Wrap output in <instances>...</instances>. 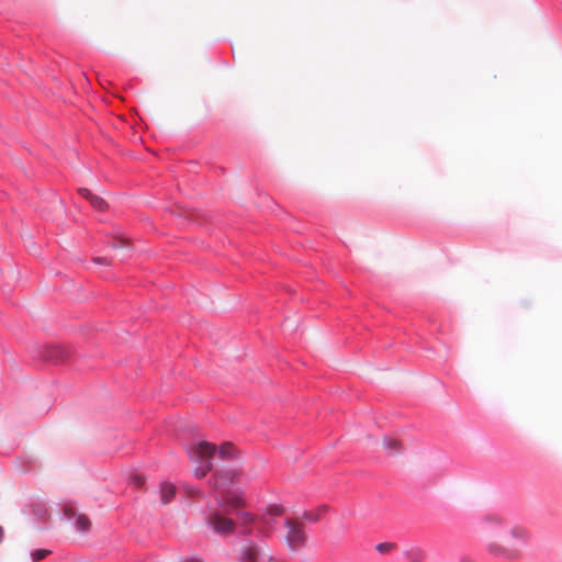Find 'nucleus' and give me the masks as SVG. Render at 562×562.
<instances>
[{
  "label": "nucleus",
  "instance_id": "dca6fc26",
  "mask_svg": "<svg viewBox=\"0 0 562 562\" xmlns=\"http://www.w3.org/2000/svg\"><path fill=\"white\" fill-rule=\"evenodd\" d=\"M396 543L394 542H381V543H378L375 549L381 553V554H387L390 553L391 551L395 550L396 549Z\"/></svg>",
  "mask_w": 562,
  "mask_h": 562
},
{
  "label": "nucleus",
  "instance_id": "2eb2a0df",
  "mask_svg": "<svg viewBox=\"0 0 562 562\" xmlns=\"http://www.w3.org/2000/svg\"><path fill=\"white\" fill-rule=\"evenodd\" d=\"M76 526L81 531H87L90 529L91 521L85 515H79L76 519Z\"/></svg>",
  "mask_w": 562,
  "mask_h": 562
},
{
  "label": "nucleus",
  "instance_id": "4be33fe9",
  "mask_svg": "<svg viewBox=\"0 0 562 562\" xmlns=\"http://www.w3.org/2000/svg\"><path fill=\"white\" fill-rule=\"evenodd\" d=\"M271 562H278L277 559L272 555V561Z\"/></svg>",
  "mask_w": 562,
  "mask_h": 562
},
{
  "label": "nucleus",
  "instance_id": "f03ea898",
  "mask_svg": "<svg viewBox=\"0 0 562 562\" xmlns=\"http://www.w3.org/2000/svg\"><path fill=\"white\" fill-rule=\"evenodd\" d=\"M216 452V446L207 441L193 443L188 448L190 459L195 463H201L195 470L194 475L198 479L204 477L213 469L212 458Z\"/></svg>",
  "mask_w": 562,
  "mask_h": 562
},
{
  "label": "nucleus",
  "instance_id": "39448f33",
  "mask_svg": "<svg viewBox=\"0 0 562 562\" xmlns=\"http://www.w3.org/2000/svg\"><path fill=\"white\" fill-rule=\"evenodd\" d=\"M209 525L218 533H228L235 528V522L232 519L217 513L209 518Z\"/></svg>",
  "mask_w": 562,
  "mask_h": 562
},
{
  "label": "nucleus",
  "instance_id": "423d86ee",
  "mask_svg": "<svg viewBox=\"0 0 562 562\" xmlns=\"http://www.w3.org/2000/svg\"><path fill=\"white\" fill-rule=\"evenodd\" d=\"M44 356L47 360L59 363L66 361L69 358L70 352L61 346H48L46 347Z\"/></svg>",
  "mask_w": 562,
  "mask_h": 562
},
{
  "label": "nucleus",
  "instance_id": "412c9836",
  "mask_svg": "<svg viewBox=\"0 0 562 562\" xmlns=\"http://www.w3.org/2000/svg\"><path fill=\"white\" fill-rule=\"evenodd\" d=\"M2 538H3V528L0 527V542L2 541Z\"/></svg>",
  "mask_w": 562,
  "mask_h": 562
},
{
  "label": "nucleus",
  "instance_id": "9b49d317",
  "mask_svg": "<svg viewBox=\"0 0 562 562\" xmlns=\"http://www.w3.org/2000/svg\"><path fill=\"white\" fill-rule=\"evenodd\" d=\"M405 557L409 562H424L426 552L420 548H412L405 552Z\"/></svg>",
  "mask_w": 562,
  "mask_h": 562
},
{
  "label": "nucleus",
  "instance_id": "0eeeda50",
  "mask_svg": "<svg viewBox=\"0 0 562 562\" xmlns=\"http://www.w3.org/2000/svg\"><path fill=\"white\" fill-rule=\"evenodd\" d=\"M239 476L240 471L238 470L218 471L214 474V487L217 488L218 486L224 485L228 482H234L235 480H238Z\"/></svg>",
  "mask_w": 562,
  "mask_h": 562
},
{
  "label": "nucleus",
  "instance_id": "aec40b11",
  "mask_svg": "<svg viewBox=\"0 0 562 562\" xmlns=\"http://www.w3.org/2000/svg\"><path fill=\"white\" fill-rule=\"evenodd\" d=\"M271 514L272 515H280L281 514V508L279 507H273L270 509Z\"/></svg>",
  "mask_w": 562,
  "mask_h": 562
},
{
  "label": "nucleus",
  "instance_id": "f257e3e1",
  "mask_svg": "<svg viewBox=\"0 0 562 562\" xmlns=\"http://www.w3.org/2000/svg\"><path fill=\"white\" fill-rule=\"evenodd\" d=\"M494 524L499 526L498 540L494 544V557L507 561L520 559V547L528 542L529 531L520 526L507 527L501 517H494Z\"/></svg>",
  "mask_w": 562,
  "mask_h": 562
},
{
  "label": "nucleus",
  "instance_id": "4468645a",
  "mask_svg": "<svg viewBox=\"0 0 562 562\" xmlns=\"http://www.w3.org/2000/svg\"><path fill=\"white\" fill-rule=\"evenodd\" d=\"M326 512V507L318 508L316 512H305L303 517L310 521H318Z\"/></svg>",
  "mask_w": 562,
  "mask_h": 562
},
{
  "label": "nucleus",
  "instance_id": "9d476101",
  "mask_svg": "<svg viewBox=\"0 0 562 562\" xmlns=\"http://www.w3.org/2000/svg\"><path fill=\"white\" fill-rule=\"evenodd\" d=\"M218 456L223 459H234L237 457V449L231 442H224L218 448L216 447Z\"/></svg>",
  "mask_w": 562,
  "mask_h": 562
},
{
  "label": "nucleus",
  "instance_id": "20e7f679",
  "mask_svg": "<svg viewBox=\"0 0 562 562\" xmlns=\"http://www.w3.org/2000/svg\"><path fill=\"white\" fill-rule=\"evenodd\" d=\"M240 562H271L272 554L263 544L248 542L240 549Z\"/></svg>",
  "mask_w": 562,
  "mask_h": 562
},
{
  "label": "nucleus",
  "instance_id": "6e6552de",
  "mask_svg": "<svg viewBox=\"0 0 562 562\" xmlns=\"http://www.w3.org/2000/svg\"><path fill=\"white\" fill-rule=\"evenodd\" d=\"M79 193L85 198L87 199L90 204L98 211H104L106 207H108V204L106 202L104 201L103 198L94 194L93 192H91L89 189H86V188H81L79 189Z\"/></svg>",
  "mask_w": 562,
  "mask_h": 562
},
{
  "label": "nucleus",
  "instance_id": "f8f14e48",
  "mask_svg": "<svg viewBox=\"0 0 562 562\" xmlns=\"http://www.w3.org/2000/svg\"><path fill=\"white\" fill-rule=\"evenodd\" d=\"M383 446L387 450L389 453H398L402 450V443L396 438H385L383 440Z\"/></svg>",
  "mask_w": 562,
  "mask_h": 562
},
{
  "label": "nucleus",
  "instance_id": "f3484780",
  "mask_svg": "<svg viewBox=\"0 0 562 562\" xmlns=\"http://www.w3.org/2000/svg\"><path fill=\"white\" fill-rule=\"evenodd\" d=\"M48 554H50V551L47 549H37L31 553V558L34 562H38L43 559H45Z\"/></svg>",
  "mask_w": 562,
  "mask_h": 562
},
{
  "label": "nucleus",
  "instance_id": "a211bd4d",
  "mask_svg": "<svg viewBox=\"0 0 562 562\" xmlns=\"http://www.w3.org/2000/svg\"><path fill=\"white\" fill-rule=\"evenodd\" d=\"M240 519H241V522L245 525L251 524L254 521V517L249 513H241Z\"/></svg>",
  "mask_w": 562,
  "mask_h": 562
},
{
  "label": "nucleus",
  "instance_id": "6ab92c4d",
  "mask_svg": "<svg viewBox=\"0 0 562 562\" xmlns=\"http://www.w3.org/2000/svg\"><path fill=\"white\" fill-rule=\"evenodd\" d=\"M93 261H94L95 263H100V265H101V263H102V265H109V263H110L109 259H108V258H105V257H95V258H93Z\"/></svg>",
  "mask_w": 562,
  "mask_h": 562
},
{
  "label": "nucleus",
  "instance_id": "ddd939ff",
  "mask_svg": "<svg viewBox=\"0 0 562 562\" xmlns=\"http://www.w3.org/2000/svg\"><path fill=\"white\" fill-rule=\"evenodd\" d=\"M223 502L232 508H238L243 505V498L232 493H226L223 496Z\"/></svg>",
  "mask_w": 562,
  "mask_h": 562
},
{
  "label": "nucleus",
  "instance_id": "1a4fd4ad",
  "mask_svg": "<svg viewBox=\"0 0 562 562\" xmlns=\"http://www.w3.org/2000/svg\"><path fill=\"white\" fill-rule=\"evenodd\" d=\"M176 494V486L171 483H162L160 485V497L161 503L168 504L172 501L173 496Z\"/></svg>",
  "mask_w": 562,
  "mask_h": 562
},
{
  "label": "nucleus",
  "instance_id": "7ed1b4c3",
  "mask_svg": "<svg viewBox=\"0 0 562 562\" xmlns=\"http://www.w3.org/2000/svg\"><path fill=\"white\" fill-rule=\"evenodd\" d=\"M285 542L291 550H299L304 547L307 541V535L304 530V526L297 519L285 520Z\"/></svg>",
  "mask_w": 562,
  "mask_h": 562
}]
</instances>
